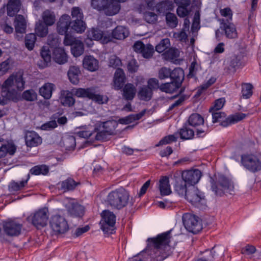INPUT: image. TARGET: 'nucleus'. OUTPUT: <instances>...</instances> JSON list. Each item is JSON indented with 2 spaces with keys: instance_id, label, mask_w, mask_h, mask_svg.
Segmentation results:
<instances>
[{
  "instance_id": "obj_38",
  "label": "nucleus",
  "mask_w": 261,
  "mask_h": 261,
  "mask_svg": "<svg viewBox=\"0 0 261 261\" xmlns=\"http://www.w3.org/2000/svg\"><path fill=\"white\" fill-rule=\"evenodd\" d=\"M153 92L149 87L143 86L139 89L138 96L141 100L148 101L150 100L152 96Z\"/></svg>"
},
{
  "instance_id": "obj_27",
  "label": "nucleus",
  "mask_w": 261,
  "mask_h": 261,
  "mask_svg": "<svg viewBox=\"0 0 261 261\" xmlns=\"http://www.w3.org/2000/svg\"><path fill=\"white\" fill-rule=\"evenodd\" d=\"M21 5L20 0H9L7 5V15L10 17L14 16L19 11Z\"/></svg>"
},
{
  "instance_id": "obj_13",
  "label": "nucleus",
  "mask_w": 261,
  "mask_h": 261,
  "mask_svg": "<svg viewBox=\"0 0 261 261\" xmlns=\"http://www.w3.org/2000/svg\"><path fill=\"white\" fill-rule=\"evenodd\" d=\"M49 224L52 230L57 234L64 233L69 229V225L66 219L60 215L51 216Z\"/></svg>"
},
{
  "instance_id": "obj_33",
  "label": "nucleus",
  "mask_w": 261,
  "mask_h": 261,
  "mask_svg": "<svg viewBox=\"0 0 261 261\" xmlns=\"http://www.w3.org/2000/svg\"><path fill=\"white\" fill-rule=\"evenodd\" d=\"M159 183V189L161 195H168L171 193L169 177L168 176H162L160 179Z\"/></svg>"
},
{
  "instance_id": "obj_39",
  "label": "nucleus",
  "mask_w": 261,
  "mask_h": 261,
  "mask_svg": "<svg viewBox=\"0 0 261 261\" xmlns=\"http://www.w3.org/2000/svg\"><path fill=\"white\" fill-rule=\"evenodd\" d=\"M94 88H78L75 89L74 94L78 97L88 98L91 99L93 96V93L94 91Z\"/></svg>"
},
{
  "instance_id": "obj_35",
  "label": "nucleus",
  "mask_w": 261,
  "mask_h": 261,
  "mask_svg": "<svg viewBox=\"0 0 261 261\" xmlns=\"http://www.w3.org/2000/svg\"><path fill=\"white\" fill-rule=\"evenodd\" d=\"M15 31L17 33H24L25 32L27 24L24 17L22 15L15 16L14 21Z\"/></svg>"
},
{
  "instance_id": "obj_57",
  "label": "nucleus",
  "mask_w": 261,
  "mask_h": 261,
  "mask_svg": "<svg viewBox=\"0 0 261 261\" xmlns=\"http://www.w3.org/2000/svg\"><path fill=\"white\" fill-rule=\"evenodd\" d=\"M40 55L44 62L45 65L47 66L48 63L51 61V53L50 50L47 47L43 46L41 50Z\"/></svg>"
},
{
  "instance_id": "obj_55",
  "label": "nucleus",
  "mask_w": 261,
  "mask_h": 261,
  "mask_svg": "<svg viewBox=\"0 0 261 261\" xmlns=\"http://www.w3.org/2000/svg\"><path fill=\"white\" fill-rule=\"evenodd\" d=\"M22 98L28 101H34L37 100V94L32 89L27 90L22 93Z\"/></svg>"
},
{
  "instance_id": "obj_19",
  "label": "nucleus",
  "mask_w": 261,
  "mask_h": 261,
  "mask_svg": "<svg viewBox=\"0 0 261 261\" xmlns=\"http://www.w3.org/2000/svg\"><path fill=\"white\" fill-rule=\"evenodd\" d=\"M220 29L224 32L226 37L229 39H233L238 37L236 28L231 21L220 19Z\"/></svg>"
},
{
  "instance_id": "obj_12",
  "label": "nucleus",
  "mask_w": 261,
  "mask_h": 261,
  "mask_svg": "<svg viewBox=\"0 0 261 261\" xmlns=\"http://www.w3.org/2000/svg\"><path fill=\"white\" fill-rule=\"evenodd\" d=\"M101 229L105 233L112 234L116 223V216L109 210H105L101 213Z\"/></svg>"
},
{
  "instance_id": "obj_6",
  "label": "nucleus",
  "mask_w": 261,
  "mask_h": 261,
  "mask_svg": "<svg viewBox=\"0 0 261 261\" xmlns=\"http://www.w3.org/2000/svg\"><path fill=\"white\" fill-rule=\"evenodd\" d=\"M211 181L212 189L216 195L222 196L225 193L232 194L231 192L233 191L234 189L233 183L224 175H219L216 182H214L213 179H211Z\"/></svg>"
},
{
  "instance_id": "obj_60",
  "label": "nucleus",
  "mask_w": 261,
  "mask_h": 261,
  "mask_svg": "<svg viewBox=\"0 0 261 261\" xmlns=\"http://www.w3.org/2000/svg\"><path fill=\"white\" fill-rule=\"evenodd\" d=\"M154 53V48L153 46L150 44H148L144 46V48L141 52L142 56L144 58L148 59L151 58Z\"/></svg>"
},
{
  "instance_id": "obj_61",
  "label": "nucleus",
  "mask_w": 261,
  "mask_h": 261,
  "mask_svg": "<svg viewBox=\"0 0 261 261\" xmlns=\"http://www.w3.org/2000/svg\"><path fill=\"white\" fill-rule=\"evenodd\" d=\"M74 19H84L83 11L79 7H74L71 9V18Z\"/></svg>"
},
{
  "instance_id": "obj_9",
  "label": "nucleus",
  "mask_w": 261,
  "mask_h": 261,
  "mask_svg": "<svg viewBox=\"0 0 261 261\" xmlns=\"http://www.w3.org/2000/svg\"><path fill=\"white\" fill-rule=\"evenodd\" d=\"M48 219V211L47 208H43L31 214L27 218L28 222L37 229H40L47 225Z\"/></svg>"
},
{
  "instance_id": "obj_54",
  "label": "nucleus",
  "mask_w": 261,
  "mask_h": 261,
  "mask_svg": "<svg viewBox=\"0 0 261 261\" xmlns=\"http://www.w3.org/2000/svg\"><path fill=\"white\" fill-rule=\"evenodd\" d=\"M108 0H91V7L98 12H102Z\"/></svg>"
},
{
  "instance_id": "obj_2",
  "label": "nucleus",
  "mask_w": 261,
  "mask_h": 261,
  "mask_svg": "<svg viewBox=\"0 0 261 261\" xmlns=\"http://www.w3.org/2000/svg\"><path fill=\"white\" fill-rule=\"evenodd\" d=\"M171 230L158 234L156 238H148L147 239V246L146 251L150 250L149 253L154 261H162L165 257L162 255V248L163 247L168 245L170 242Z\"/></svg>"
},
{
  "instance_id": "obj_10",
  "label": "nucleus",
  "mask_w": 261,
  "mask_h": 261,
  "mask_svg": "<svg viewBox=\"0 0 261 261\" xmlns=\"http://www.w3.org/2000/svg\"><path fill=\"white\" fill-rule=\"evenodd\" d=\"M185 198L190 203L197 207L202 208L206 204L204 193L194 187L188 190Z\"/></svg>"
},
{
  "instance_id": "obj_40",
  "label": "nucleus",
  "mask_w": 261,
  "mask_h": 261,
  "mask_svg": "<svg viewBox=\"0 0 261 261\" xmlns=\"http://www.w3.org/2000/svg\"><path fill=\"white\" fill-rule=\"evenodd\" d=\"M86 24L83 19H74L71 20L72 32L82 33L85 31Z\"/></svg>"
},
{
  "instance_id": "obj_47",
  "label": "nucleus",
  "mask_w": 261,
  "mask_h": 261,
  "mask_svg": "<svg viewBox=\"0 0 261 261\" xmlns=\"http://www.w3.org/2000/svg\"><path fill=\"white\" fill-rule=\"evenodd\" d=\"M84 51V46L81 41H76L73 45L71 47V51L74 57H78L80 56Z\"/></svg>"
},
{
  "instance_id": "obj_46",
  "label": "nucleus",
  "mask_w": 261,
  "mask_h": 261,
  "mask_svg": "<svg viewBox=\"0 0 261 261\" xmlns=\"http://www.w3.org/2000/svg\"><path fill=\"white\" fill-rule=\"evenodd\" d=\"M64 147L67 150H71L74 149L76 146L75 138L73 136H67L63 138Z\"/></svg>"
},
{
  "instance_id": "obj_17",
  "label": "nucleus",
  "mask_w": 261,
  "mask_h": 261,
  "mask_svg": "<svg viewBox=\"0 0 261 261\" xmlns=\"http://www.w3.org/2000/svg\"><path fill=\"white\" fill-rule=\"evenodd\" d=\"M202 173L198 169L184 171L181 174V178L188 184L194 185L197 184L201 177Z\"/></svg>"
},
{
  "instance_id": "obj_44",
  "label": "nucleus",
  "mask_w": 261,
  "mask_h": 261,
  "mask_svg": "<svg viewBox=\"0 0 261 261\" xmlns=\"http://www.w3.org/2000/svg\"><path fill=\"white\" fill-rule=\"evenodd\" d=\"M35 33V34L40 37L46 36L48 33V25L45 24L42 21L39 20L36 23Z\"/></svg>"
},
{
  "instance_id": "obj_26",
  "label": "nucleus",
  "mask_w": 261,
  "mask_h": 261,
  "mask_svg": "<svg viewBox=\"0 0 261 261\" xmlns=\"http://www.w3.org/2000/svg\"><path fill=\"white\" fill-rule=\"evenodd\" d=\"M129 34V31L126 28L118 25L112 31L111 35L110 36L111 37V41L112 39L123 40L126 38Z\"/></svg>"
},
{
  "instance_id": "obj_32",
  "label": "nucleus",
  "mask_w": 261,
  "mask_h": 261,
  "mask_svg": "<svg viewBox=\"0 0 261 261\" xmlns=\"http://www.w3.org/2000/svg\"><path fill=\"white\" fill-rule=\"evenodd\" d=\"M180 138L182 140H191L194 138V131L189 128L187 123H185L177 132Z\"/></svg>"
},
{
  "instance_id": "obj_52",
  "label": "nucleus",
  "mask_w": 261,
  "mask_h": 261,
  "mask_svg": "<svg viewBox=\"0 0 261 261\" xmlns=\"http://www.w3.org/2000/svg\"><path fill=\"white\" fill-rule=\"evenodd\" d=\"M166 21L167 25L171 28H174L177 25V18L173 13L170 12L166 13Z\"/></svg>"
},
{
  "instance_id": "obj_16",
  "label": "nucleus",
  "mask_w": 261,
  "mask_h": 261,
  "mask_svg": "<svg viewBox=\"0 0 261 261\" xmlns=\"http://www.w3.org/2000/svg\"><path fill=\"white\" fill-rule=\"evenodd\" d=\"M57 29L58 33L62 35L72 32L71 17L67 14L63 15L57 23Z\"/></svg>"
},
{
  "instance_id": "obj_49",
  "label": "nucleus",
  "mask_w": 261,
  "mask_h": 261,
  "mask_svg": "<svg viewBox=\"0 0 261 261\" xmlns=\"http://www.w3.org/2000/svg\"><path fill=\"white\" fill-rule=\"evenodd\" d=\"M14 64L13 60L8 58L5 61L0 63V75H3L11 69Z\"/></svg>"
},
{
  "instance_id": "obj_62",
  "label": "nucleus",
  "mask_w": 261,
  "mask_h": 261,
  "mask_svg": "<svg viewBox=\"0 0 261 261\" xmlns=\"http://www.w3.org/2000/svg\"><path fill=\"white\" fill-rule=\"evenodd\" d=\"M73 33V32L67 33L63 35L65 36L64 39V44L65 45H70L72 46L75 42L80 41L76 40L75 38L72 35Z\"/></svg>"
},
{
  "instance_id": "obj_34",
  "label": "nucleus",
  "mask_w": 261,
  "mask_h": 261,
  "mask_svg": "<svg viewBox=\"0 0 261 261\" xmlns=\"http://www.w3.org/2000/svg\"><path fill=\"white\" fill-rule=\"evenodd\" d=\"M136 89L135 86L127 83L123 87L122 96L127 101L132 100L136 95Z\"/></svg>"
},
{
  "instance_id": "obj_56",
  "label": "nucleus",
  "mask_w": 261,
  "mask_h": 261,
  "mask_svg": "<svg viewBox=\"0 0 261 261\" xmlns=\"http://www.w3.org/2000/svg\"><path fill=\"white\" fill-rule=\"evenodd\" d=\"M170 46V40L165 38L161 40L160 43L155 46V50L159 53H163Z\"/></svg>"
},
{
  "instance_id": "obj_45",
  "label": "nucleus",
  "mask_w": 261,
  "mask_h": 261,
  "mask_svg": "<svg viewBox=\"0 0 261 261\" xmlns=\"http://www.w3.org/2000/svg\"><path fill=\"white\" fill-rule=\"evenodd\" d=\"M42 18L43 22L48 26L54 24L56 20L55 14L48 10H46L43 12Z\"/></svg>"
},
{
  "instance_id": "obj_29",
  "label": "nucleus",
  "mask_w": 261,
  "mask_h": 261,
  "mask_svg": "<svg viewBox=\"0 0 261 261\" xmlns=\"http://www.w3.org/2000/svg\"><path fill=\"white\" fill-rule=\"evenodd\" d=\"M60 188L64 192L73 191L77 186L81 185L80 182L75 181L73 178L68 177L59 184Z\"/></svg>"
},
{
  "instance_id": "obj_25",
  "label": "nucleus",
  "mask_w": 261,
  "mask_h": 261,
  "mask_svg": "<svg viewBox=\"0 0 261 261\" xmlns=\"http://www.w3.org/2000/svg\"><path fill=\"white\" fill-rule=\"evenodd\" d=\"M107 3L102 11L106 15L113 16L119 12L121 6L118 2H116L115 0H108Z\"/></svg>"
},
{
  "instance_id": "obj_41",
  "label": "nucleus",
  "mask_w": 261,
  "mask_h": 261,
  "mask_svg": "<svg viewBox=\"0 0 261 261\" xmlns=\"http://www.w3.org/2000/svg\"><path fill=\"white\" fill-rule=\"evenodd\" d=\"M49 169L48 166L46 165L42 164L36 165L32 167L30 170V173L35 175H46L49 173Z\"/></svg>"
},
{
  "instance_id": "obj_64",
  "label": "nucleus",
  "mask_w": 261,
  "mask_h": 261,
  "mask_svg": "<svg viewBox=\"0 0 261 261\" xmlns=\"http://www.w3.org/2000/svg\"><path fill=\"white\" fill-rule=\"evenodd\" d=\"M225 102V99L224 98L216 99L214 102V106L210 108V111H218L223 107Z\"/></svg>"
},
{
  "instance_id": "obj_58",
  "label": "nucleus",
  "mask_w": 261,
  "mask_h": 261,
  "mask_svg": "<svg viewBox=\"0 0 261 261\" xmlns=\"http://www.w3.org/2000/svg\"><path fill=\"white\" fill-rule=\"evenodd\" d=\"M76 135L80 138H83L85 139H89L90 141H94L96 140L95 139V135H96V132H95L94 130L92 131L89 130H81L76 133Z\"/></svg>"
},
{
  "instance_id": "obj_5",
  "label": "nucleus",
  "mask_w": 261,
  "mask_h": 261,
  "mask_svg": "<svg viewBox=\"0 0 261 261\" xmlns=\"http://www.w3.org/2000/svg\"><path fill=\"white\" fill-rule=\"evenodd\" d=\"M212 113L213 122H220V125L227 127L232 124H235L244 119L247 116L243 113H236L226 117L224 112L211 111Z\"/></svg>"
},
{
  "instance_id": "obj_24",
  "label": "nucleus",
  "mask_w": 261,
  "mask_h": 261,
  "mask_svg": "<svg viewBox=\"0 0 261 261\" xmlns=\"http://www.w3.org/2000/svg\"><path fill=\"white\" fill-rule=\"evenodd\" d=\"M126 81V77L123 70L118 68L116 69L113 79L114 89L119 90L122 89Z\"/></svg>"
},
{
  "instance_id": "obj_31",
  "label": "nucleus",
  "mask_w": 261,
  "mask_h": 261,
  "mask_svg": "<svg viewBox=\"0 0 261 261\" xmlns=\"http://www.w3.org/2000/svg\"><path fill=\"white\" fill-rule=\"evenodd\" d=\"M83 67L91 71H96L98 68V61L93 56H86L83 60Z\"/></svg>"
},
{
  "instance_id": "obj_28",
  "label": "nucleus",
  "mask_w": 261,
  "mask_h": 261,
  "mask_svg": "<svg viewBox=\"0 0 261 261\" xmlns=\"http://www.w3.org/2000/svg\"><path fill=\"white\" fill-rule=\"evenodd\" d=\"M155 8L158 13L166 14V13H168L167 11H172L173 9V3L169 0L162 1L157 3Z\"/></svg>"
},
{
  "instance_id": "obj_11",
  "label": "nucleus",
  "mask_w": 261,
  "mask_h": 261,
  "mask_svg": "<svg viewBox=\"0 0 261 261\" xmlns=\"http://www.w3.org/2000/svg\"><path fill=\"white\" fill-rule=\"evenodd\" d=\"M242 165L251 172L261 170V161L257 156L252 154H244L241 156Z\"/></svg>"
},
{
  "instance_id": "obj_59",
  "label": "nucleus",
  "mask_w": 261,
  "mask_h": 261,
  "mask_svg": "<svg viewBox=\"0 0 261 261\" xmlns=\"http://www.w3.org/2000/svg\"><path fill=\"white\" fill-rule=\"evenodd\" d=\"M177 141V137L174 135H169L163 138L158 144L155 145L156 147L164 145L170 144Z\"/></svg>"
},
{
  "instance_id": "obj_22",
  "label": "nucleus",
  "mask_w": 261,
  "mask_h": 261,
  "mask_svg": "<svg viewBox=\"0 0 261 261\" xmlns=\"http://www.w3.org/2000/svg\"><path fill=\"white\" fill-rule=\"evenodd\" d=\"M25 142L28 147H36L41 144L42 138L34 131H27L25 135Z\"/></svg>"
},
{
  "instance_id": "obj_7",
  "label": "nucleus",
  "mask_w": 261,
  "mask_h": 261,
  "mask_svg": "<svg viewBox=\"0 0 261 261\" xmlns=\"http://www.w3.org/2000/svg\"><path fill=\"white\" fill-rule=\"evenodd\" d=\"M187 122L189 125L195 128L197 138H203L208 132L207 127L204 125L203 117L198 113L192 114Z\"/></svg>"
},
{
  "instance_id": "obj_14",
  "label": "nucleus",
  "mask_w": 261,
  "mask_h": 261,
  "mask_svg": "<svg viewBox=\"0 0 261 261\" xmlns=\"http://www.w3.org/2000/svg\"><path fill=\"white\" fill-rule=\"evenodd\" d=\"M25 82L23 77L22 72H17L11 75L3 84V89L8 90L12 86L16 87L17 90L21 91L24 89Z\"/></svg>"
},
{
  "instance_id": "obj_4",
  "label": "nucleus",
  "mask_w": 261,
  "mask_h": 261,
  "mask_svg": "<svg viewBox=\"0 0 261 261\" xmlns=\"http://www.w3.org/2000/svg\"><path fill=\"white\" fill-rule=\"evenodd\" d=\"M118 125L117 122L114 120L97 122L94 125L95 139L101 142L107 141L109 136L114 134Z\"/></svg>"
},
{
  "instance_id": "obj_63",
  "label": "nucleus",
  "mask_w": 261,
  "mask_h": 261,
  "mask_svg": "<svg viewBox=\"0 0 261 261\" xmlns=\"http://www.w3.org/2000/svg\"><path fill=\"white\" fill-rule=\"evenodd\" d=\"M145 20L149 23H154L158 20L157 15L152 12H146L144 14Z\"/></svg>"
},
{
  "instance_id": "obj_42",
  "label": "nucleus",
  "mask_w": 261,
  "mask_h": 261,
  "mask_svg": "<svg viewBox=\"0 0 261 261\" xmlns=\"http://www.w3.org/2000/svg\"><path fill=\"white\" fill-rule=\"evenodd\" d=\"M30 177V174H28L25 180H22L20 182L12 181L9 186V191L11 192H17L22 190L27 184Z\"/></svg>"
},
{
  "instance_id": "obj_30",
  "label": "nucleus",
  "mask_w": 261,
  "mask_h": 261,
  "mask_svg": "<svg viewBox=\"0 0 261 261\" xmlns=\"http://www.w3.org/2000/svg\"><path fill=\"white\" fill-rule=\"evenodd\" d=\"M53 59L56 63L63 64L67 62V55L63 48H55L53 51Z\"/></svg>"
},
{
  "instance_id": "obj_43",
  "label": "nucleus",
  "mask_w": 261,
  "mask_h": 261,
  "mask_svg": "<svg viewBox=\"0 0 261 261\" xmlns=\"http://www.w3.org/2000/svg\"><path fill=\"white\" fill-rule=\"evenodd\" d=\"M55 85L51 83H46L39 89L40 94L45 99H49L52 95Z\"/></svg>"
},
{
  "instance_id": "obj_36",
  "label": "nucleus",
  "mask_w": 261,
  "mask_h": 261,
  "mask_svg": "<svg viewBox=\"0 0 261 261\" xmlns=\"http://www.w3.org/2000/svg\"><path fill=\"white\" fill-rule=\"evenodd\" d=\"M241 55H234L231 57L227 67V70L229 72H235L241 66Z\"/></svg>"
},
{
  "instance_id": "obj_18",
  "label": "nucleus",
  "mask_w": 261,
  "mask_h": 261,
  "mask_svg": "<svg viewBox=\"0 0 261 261\" xmlns=\"http://www.w3.org/2000/svg\"><path fill=\"white\" fill-rule=\"evenodd\" d=\"M0 142H2L0 147V159L5 158L7 154L13 155L16 151V146L12 140H5L0 138Z\"/></svg>"
},
{
  "instance_id": "obj_48",
  "label": "nucleus",
  "mask_w": 261,
  "mask_h": 261,
  "mask_svg": "<svg viewBox=\"0 0 261 261\" xmlns=\"http://www.w3.org/2000/svg\"><path fill=\"white\" fill-rule=\"evenodd\" d=\"M219 255L217 251V247L215 246L211 250H206L204 252V255L200 259L206 261H213Z\"/></svg>"
},
{
  "instance_id": "obj_53",
  "label": "nucleus",
  "mask_w": 261,
  "mask_h": 261,
  "mask_svg": "<svg viewBox=\"0 0 261 261\" xmlns=\"http://www.w3.org/2000/svg\"><path fill=\"white\" fill-rule=\"evenodd\" d=\"M253 86L251 84L246 83L242 86V94L243 98L248 99L250 98L253 93Z\"/></svg>"
},
{
  "instance_id": "obj_21",
  "label": "nucleus",
  "mask_w": 261,
  "mask_h": 261,
  "mask_svg": "<svg viewBox=\"0 0 261 261\" xmlns=\"http://www.w3.org/2000/svg\"><path fill=\"white\" fill-rule=\"evenodd\" d=\"M87 33V37L91 40H100L103 44L111 42V37L110 35L104 36L103 32L98 29L92 28Z\"/></svg>"
},
{
  "instance_id": "obj_20",
  "label": "nucleus",
  "mask_w": 261,
  "mask_h": 261,
  "mask_svg": "<svg viewBox=\"0 0 261 261\" xmlns=\"http://www.w3.org/2000/svg\"><path fill=\"white\" fill-rule=\"evenodd\" d=\"M66 208L68 214L72 217L82 218L85 213V207L77 202H70Z\"/></svg>"
},
{
  "instance_id": "obj_37",
  "label": "nucleus",
  "mask_w": 261,
  "mask_h": 261,
  "mask_svg": "<svg viewBox=\"0 0 261 261\" xmlns=\"http://www.w3.org/2000/svg\"><path fill=\"white\" fill-rule=\"evenodd\" d=\"M81 73L80 68L76 66H72L68 71V77L70 82L74 85L79 83V75Z\"/></svg>"
},
{
  "instance_id": "obj_15",
  "label": "nucleus",
  "mask_w": 261,
  "mask_h": 261,
  "mask_svg": "<svg viewBox=\"0 0 261 261\" xmlns=\"http://www.w3.org/2000/svg\"><path fill=\"white\" fill-rule=\"evenodd\" d=\"M3 226L5 233L9 237H17L21 233L22 225L15 220L4 222Z\"/></svg>"
},
{
  "instance_id": "obj_8",
  "label": "nucleus",
  "mask_w": 261,
  "mask_h": 261,
  "mask_svg": "<svg viewBox=\"0 0 261 261\" xmlns=\"http://www.w3.org/2000/svg\"><path fill=\"white\" fill-rule=\"evenodd\" d=\"M182 221L186 229L193 234H196L202 229L201 219L198 217L190 213L184 214Z\"/></svg>"
},
{
  "instance_id": "obj_3",
  "label": "nucleus",
  "mask_w": 261,
  "mask_h": 261,
  "mask_svg": "<svg viewBox=\"0 0 261 261\" xmlns=\"http://www.w3.org/2000/svg\"><path fill=\"white\" fill-rule=\"evenodd\" d=\"M129 198L128 192L121 187L111 191L107 196L106 202L112 208L120 210L127 206Z\"/></svg>"
},
{
  "instance_id": "obj_23",
  "label": "nucleus",
  "mask_w": 261,
  "mask_h": 261,
  "mask_svg": "<svg viewBox=\"0 0 261 261\" xmlns=\"http://www.w3.org/2000/svg\"><path fill=\"white\" fill-rule=\"evenodd\" d=\"M173 178L175 180L174 185V190L181 197H185L187 193L186 182L179 176H176L175 174L173 175Z\"/></svg>"
},
{
  "instance_id": "obj_50",
  "label": "nucleus",
  "mask_w": 261,
  "mask_h": 261,
  "mask_svg": "<svg viewBox=\"0 0 261 261\" xmlns=\"http://www.w3.org/2000/svg\"><path fill=\"white\" fill-rule=\"evenodd\" d=\"M36 40V35L34 33L27 34L25 37V45L26 47L32 50L34 47V44Z\"/></svg>"
},
{
  "instance_id": "obj_51",
  "label": "nucleus",
  "mask_w": 261,
  "mask_h": 261,
  "mask_svg": "<svg viewBox=\"0 0 261 261\" xmlns=\"http://www.w3.org/2000/svg\"><path fill=\"white\" fill-rule=\"evenodd\" d=\"M60 99L62 104L64 106L71 107L75 103V99L72 93L69 91H67L65 96H63Z\"/></svg>"
},
{
  "instance_id": "obj_1",
  "label": "nucleus",
  "mask_w": 261,
  "mask_h": 261,
  "mask_svg": "<svg viewBox=\"0 0 261 261\" xmlns=\"http://www.w3.org/2000/svg\"><path fill=\"white\" fill-rule=\"evenodd\" d=\"M158 77L161 80L170 78L171 82L162 84L160 90L165 93H172L181 87L184 79V71L180 68L171 70L169 68L163 67L159 70Z\"/></svg>"
}]
</instances>
